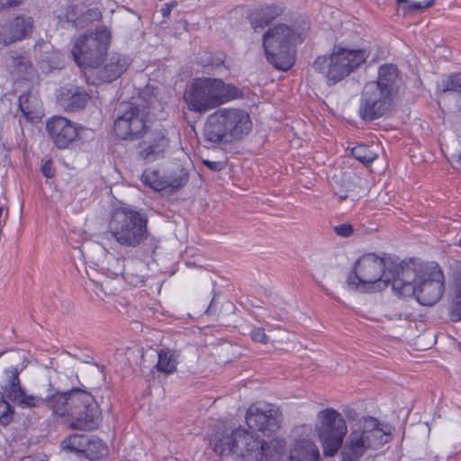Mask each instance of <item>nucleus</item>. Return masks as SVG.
Returning <instances> with one entry per match:
<instances>
[{
  "label": "nucleus",
  "mask_w": 461,
  "mask_h": 461,
  "mask_svg": "<svg viewBox=\"0 0 461 461\" xmlns=\"http://www.w3.org/2000/svg\"><path fill=\"white\" fill-rule=\"evenodd\" d=\"M320 452L317 446L307 439L296 441L290 451V461H318Z\"/></svg>",
  "instance_id": "obj_23"
},
{
  "label": "nucleus",
  "mask_w": 461,
  "mask_h": 461,
  "mask_svg": "<svg viewBox=\"0 0 461 461\" xmlns=\"http://www.w3.org/2000/svg\"><path fill=\"white\" fill-rule=\"evenodd\" d=\"M394 96L386 90H382L374 83L367 82L361 92L358 116L367 122L377 120L387 113L393 107Z\"/></svg>",
  "instance_id": "obj_14"
},
{
  "label": "nucleus",
  "mask_w": 461,
  "mask_h": 461,
  "mask_svg": "<svg viewBox=\"0 0 461 461\" xmlns=\"http://www.w3.org/2000/svg\"><path fill=\"white\" fill-rule=\"evenodd\" d=\"M43 176L47 178H52L55 176V169L51 159L47 160L41 167Z\"/></svg>",
  "instance_id": "obj_38"
},
{
  "label": "nucleus",
  "mask_w": 461,
  "mask_h": 461,
  "mask_svg": "<svg viewBox=\"0 0 461 461\" xmlns=\"http://www.w3.org/2000/svg\"><path fill=\"white\" fill-rule=\"evenodd\" d=\"M398 5H402V3H407V0H396Z\"/></svg>",
  "instance_id": "obj_49"
},
{
  "label": "nucleus",
  "mask_w": 461,
  "mask_h": 461,
  "mask_svg": "<svg viewBox=\"0 0 461 461\" xmlns=\"http://www.w3.org/2000/svg\"><path fill=\"white\" fill-rule=\"evenodd\" d=\"M3 38H5V31L4 29L2 28L1 31H0V42L3 43Z\"/></svg>",
  "instance_id": "obj_48"
},
{
  "label": "nucleus",
  "mask_w": 461,
  "mask_h": 461,
  "mask_svg": "<svg viewBox=\"0 0 461 461\" xmlns=\"http://www.w3.org/2000/svg\"><path fill=\"white\" fill-rule=\"evenodd\" d=\"M399 7L402 9L403 14H411V1L407 0V3H402Z\"/></svg>",
  "instance_id": "obj_44"
},
{
  "label": "nucleus",
  "mask_w": 461,
  "mask_h": 461,
  "mask_svg": "<svg viewBox=\"0 0 461 461\" xmlns=\"http://www.w3.org/2000/svg\"><path fill=\"white\" fill-rule=\"evenodd\" d=\"M215 294L213 295V297L212 298L211 300V303L209 304V306L207 307L206 311H205V313L207 314H212L215 312V310H214V303H215Z\"/></svg>",
  "instance_id": "obj_45"
},
{
  "label": "nucleus",
  "mask_w": 461,
  "mask_h": 461,
  "mask_svg": "<svg viewBox=\"0 0 461 461\" xmlns=\"http://www.w3.org/2000/svg\"><path fill=\"white\" fill-rule=\"evenodd\" d=\"M435 4V0H425L422 2H411V14H416L421 10H426Z\"/></svg>",
  "instance_id": "obj_35"
},
{
  "label": "nucleus",
  "mask_w": 461,
  "mask_h": 461,
  "mask_svg": "<svg viewBox=\"0 0 461 461\" xmlns=\"http://www.w3.org/2000/svg\"><path fill=\"white\" fill-rule=\"evenodd\" d=\"M393 290L402 297L414 296L424 306L437 303L445 292V276L438 264L406 263L401 278L394 281Z\"/></svg>",
  "instance_id": "obj_2"
},
{
  "label": "nucleus",
  "mask_w": 461,
  "mask_h": 461,
  "mask_svg": "<svg viewBox=\"0 0 461 461\" xmlns=\"http://www.w3.org/2000/svg\"><path fill=\"white\" fill-rule=\"evenodd\" d=\"M346 415L349 420H355L357 418V412L354 410L348 411Z\"/></svg>",
  "instance_id": "obj_46"
},
{
  "label": "nucleus",
  "mask_w": 461,
  "mask_h": 461,
  "mask_svg": "<svg viewBox=\"0 0 461 461\" xmlns=\"http://www.w3.org/2000/svg\"><path fill=\"white\" fill-rule=\"evenodd\" d=\"M141 182L154 191H166V177H162L157 169H145L141 175Z\"/></svg>",
  "instance_id": "obj_27"
},
{
  "label": "nucleus",
  "mask_w": 461,
  "mask_h": 461,
  "mask_svg": "<svg viewBox=\"0 0 461 461\" xmlns=\"http://www.w3.org/2000/svg\"><path fill=\"white\" fill-rule=\"evenodd\" d=\"M286 7L283 3L262 4L247 11V19L255 32L268 26L280 17Z\"/></svg>",
  "instance_id": "obj_19"
},
{
  "label": "nucleus",
  "mask_w": 461,
  "mask_h": 461,
  "mask_svg": "<svg viewBox=\"0 0 461 461\" xmlns=\"http://www.w3.org/2000/svg\"><path fill=\"white\" fill-rule=\"evenodd\" d=\"M14 64L22 72H26L27 69L31 67L29 59L23 56L15 58Z\"/></svg>",
  "instance_id": "obj_37"
},
{
  "label": "nucleus",
  "mask_w": 461,
  "mask_h": 461,
  "mask_svg": "<svg viewBox=\"0 0 461 461\" xmlns=\"http://www.w3.org/2000/svg\"><path fill=\"white\" fill-rule=\"evenodd\" d=\"M406 262L396 256L375 253L361 256L355 263L347 283L352 290L369 292L387 287L401 278Z\"/></svg>",
  "instance_id": "obj_3"
},
{
  "label": "nucleus",
  "mask_w": 461,
  "mask_h": 461,
  "mask_svg": "<svg viewBox=\"0 0 461 461\" xmlns=\"http://www.w3.org/2000/svg\"><path fill=\"white\" fill-rule=\"evenodd\" d=\"M88 438L89 437L85 434H74L64 439L61 446L70 452L83 456Z\"/></svg>",
  "instance_id": "obj_30"
},
{
  "label": "nucleus",
  "mask_w": 461,
  "mask_h": 461,
  "mask_svg": "<svg viewBox=\"0 0 461 461\" xmlns=\"http://www.w3.org/2000/svg\"><path fill=\"white\" fill-rule=\"evenodd\" d=\"M17 5H18V2H16L15 0H0V8L1 9H5V8L14 6Z\"/></svg>",
  "instance_id": "obj_41"
},
{
  "label": "nucleus",
  "mask_w": 461,
  "mask_h": 461,
  "mask_svg": "<svg viewBox=\"0 0 461 461\" xmlns=\"http://www.w3.org/2000/svg\"><path fill=\"white\" fill-rule=\"evenodd\" d=\"M59 96L66 109L69 112H76L86 108L91 98L83 87L76 86L62 88Z\"/></svg>",
  "instance_id": "obj_22"
},
{
  "label": "nucleus",
  "mask_w": 461,
  "mask_h": 461,
  "mask_svg": "<svg viewBox=\"0 0 461 461\" xmlns=\"http://www.w3.org/2000/svg\"><path fill=\"white\" fill-rule=\"evenodd\" d=\"M176 2L166 3L163 5L160 12L164 19L169 18L172 9L176 7Z\"/></svg>",
  "instance_id": "obj_39"
},
{
  "label": "nucleus",
  "mask_w": 461,
  "mask_h": 461,
  "mask_svg": "<svg viewBox=\"0 0 461 461\" xmlns=\"http://www.w3.org/2000/svg\"><path fill=\"white\" fill-rule=\"evenodd\" d=\"M147 213L131 205H122L110 213L107 235L120 246L135 249L149 240Z\"/></svg>",
  "instance_id": "obj_6"
},
{
  "label": "nucleus",
  "mask_w": 461,
  "mask_h": 461,
  "mask_svg": "<svg viewBox=\"0 0 461 461\" xmlns=\"http://www.w3.org/2000/svg\"><path fill=\"white\" fill-rule=\"evenodd\" d=\"M169 148V140L162 132H151L138 145L139 158L146 163H152L165 157Z\"/></svg>",
  "instance_id": "obj_18"
},
{
  "label": "nucleus",
  "mask_w": 461,
  "mask_h": 461,
  "mask_svg": "<svg viewBox=\"0 0 461 461\" xmlns=\"http://www.w3.org/2000/svg\"><path fill=\"white\" fill-rule=\"evenodd\" d=\"M368 56L365 49L335 45L329 56H319L315 59L313 68L326 78L329 86H334L358 69Z\"/></svg>",
  "instance_id": "obj_8"
},
{
  "label": "nucleus",
  "mask_w": 461,
  "mask_h": 461,
  "mask_svg": "<svg viewBox=\"0 0 461 461\" xmlns=\"http://www.w3.org/2000/svg\"><path fill=\"white\" fill-rule=\"evenodd\" d=\"M458 245L461 247V238L459 239Z\"/></svg>",
  "instance_id": "obj_50"
},
{
  "label": "nucleus",
  "mask_w": 461,
  "mask_h": 461,
  "mask_svg": "<svg viewBox=\"0 0 461 461\" xmlns=\"http://www.w3.org/2000/svg\"><path fill=\"white\" fill-rule=\"evenodd\" d=\"M21 461H48L45 457L39 456V455H33V456H23Z\"/></svg>",
  "instance_id": "obj_42"
},
{
  "label": "nucleus",
  "mask_w": 461,
  "mask_h": 461,
  "mask_svg": "<svg viewBox=\"0 0 461 461\" xmlns=\"http://www.w3.org/2000/svg\"><path fill=\"white\" fill-rule=\"evenodd\" d=\"M110 42L111 33L105 29L85 33L73 45V59L80 68L87 70L95 68L107 56Z\"/></svg>",
  "instance_id": "obj_11"
},
{
  "label": "nucleus",
  "mask_w": 461,
  "mask_h": 461,
  "mask_svg": "<svg viewBox=\"0 0 461 461\" xmlns=\"http://www.w3.org/2000/svg\"><path fill=\"white\" fill-rule=\"evenodd\" d=\"M176 352L170 348H162L158 353V363L155 368L159 373L166 375H171L176 371L177 365Z\"/></svg>",
  "instance_id": "obj_24"
},
{
  "label": "nucleus",
  "mask_w": 461,
  "mask_h": 461,
  "mask_svg": "<svg viewBox=\"0 0 461 461\" xmlns=\"http://www.w3.org/2000/svg\"><path fill=\"white\" fill-rule=\"evenodd\" d=\"M442 91L461 93V72L455 73L442 81Z\"/></svg>",
  "instance_id": "obj_32"
},
{
  "label": "nucleus",
  "mask_w": 461,
  "mask_h": 461,
  "mask_svg": "<svg viewBox=\"0 0 461 461\" xmlns=\"http://www.w3.org/2000/svg\"><path fill=\"white\" fill-rule=\"evenodd\" d=\"M317 418L319 424L316 430L323 454L326 456H334L341 448L348 432L346 420L340 412L330 408L319 411Z\"/></svg>",
  "instance_id": "obj_12"
},
{
  "label": "nucleus",
  "mask_w": 461,
  "mask_h": 461,
  "mask_svg": "<svg viewBox=\"0 0 461 461\" xmlns=\"http://www.w3.org/2000/svg\"><path fill=\"white\" fill-rule=\"evenodd\" d=\"M351 155L365 165L371 164L377 155L365 144H359L351 149Z\"/></svg>",
  "instance_id": "obj_31"
},
{
  "label": "nucleus",
  "mask_w": 461,
  "mask_h": 461,
  "mask_svg": "<svg viewBox=\"0 0 461 461\" xmlns=\"http://www.w3.org/2000/svg\"><path fill=\"white\" fill-rule=\"evenodd\" d=\"M74 357L77 359H78V360H80V361H82L84 363L93 364L95 366H97V364L94 361L93 357H91L89 355H85L84 357H78V356L74 355Z\"/></svg>",
  "instance_id": "obj_43"
},
{
  "label": "nucleus",
  "mask_w": 461,
  "mask_h": 461,
  "mask_svg": "<svg viewBox=\"0 0 461 461\" xmlns=\"http://www.w3.org/2000/svg\"><path fill=\"white\" fill-rule=\"evenodd\" d=\"M119 113L113 126L119 139L134 140L146 132L148 129L146 118L149 113L146 106L128 103L121 105Z\"/></svg>",
  "instance_id": "obj_13"
},
{
  "label": "nucleus",
  "mask_w": 461,
  "mask_h": 461,
  "mask_svg": "<svg viewBox=\"0 0 461 461\" xmlns=\"http://www.w3.org/2000/svg\"><path fill=\"white\" fill-rule=\"evenodd\" d=\"M295 44L294 28L285 23L268 28L262 37L266 59L278 70L287 71L294 66Z\"/></svg>",
  "instance_id": "obj_9"
},
{
  "label": "nucleus",
  "mask_w": 461,
  "mask_h": 461,
  "mask_svg": "<svg viewBox=\"0 0 461 461\" xmlns=\"http://www.w3.org/2000/svg\"><path fill=\"white\" fill-rule=\"evenodd\" d=\"M333 230L338 236L342 238H349L354 234V228L348 222L334 226Z\"/></svg>",
  "instance_id": "obj_33"
},
{
  "label": "nucleus",
  "mask_w": 461,
  "mask_h": 461,
  "mask_svg": "<svg viewBox=\"0 0 461 461\" xmlns=\"http://www.w3.org/2000/svg\"><path fill=\"white\" fill-rule=\"evenodd\" d=\"M131 64V60L126 55L113 53L104 58L100 65L85 72L86 82L93 86L112 83L120 78Z\"/></svg>",
  "instance_id": "obj_15"
},
{
  "label": "nucleus",
  "mask_w": 461,
  "mask_h": 461,
  "mask_svg": "<svg viewBox=\"0 0 461 461\" xmlns=\"http://www.w3.org/2000/svg\"><path fill=\"white\" fill-rule=\"evenodd\" d=\"M384 433L377 419L366 417L357 429H352L342 444L340 461H359L370 448L383 444Z\"/></svg>",
  "instance_id": "obj_10"
},
{
  "label": "nucleus",
  "mask_w": 461,
  "mask_h": 461,
  "mask_svg": "<svg viewBox=\"0 0 461 461\" xmlns=\"http://www.w3.org/2000/svg\"><path fill=\"white\" fill-rule=\"evenodd\" d=\"M157 240L155 239H151L149 241L150 244V252L154 253L155 249H157Z\"/></svg>",
  "instance_id": "obj_47"
},
{
  "label": "nucleus",
  "mask_w": 461,
  "mask_h": 461,
  "mask_svg": "<svg viewBox=\"0 0 461 461\" xmlns=\"http://www.w3.org/2000/svg\"><path fill=\"white\" fill-rule=\"evenodd\" d=\"M251 129L252 122L245 110L220 108L207 117L203 138L213 144H228L241 140Z\"/></svg>",
  "instance_id": "obj_7"
},
{
  "label": "nucleus",
  "mask_w": 461,
  "mask_h": 461,
  "mask_svg": "<svg viewBox=\"0 0 461 461\" xmlns=\"http://www.w3.org/2000/svg\"><path fill=\"white\" fill-rule=\"evenodd\" d=\"M37 100L30 93L19 96V108L23 116L30 121L38 118Z\"/></svg>",
  "instance_id": "obj_29"
},
{
  "label": "nucleus",
  "mask_w": 461,
  "mask_h": 461,
  "mask_svg": "<svg viewBox=\"0 0 461 461\" xmlns=\"http://www.w3.org/2000/svg\"><path fill=\"white\" fill-rule=\"evenodd\" d=\"M250 338L254 342L267 344L269 340L268 336L265 333L263 328H253L250 331Z\"/></svg>",
  "instance_id": "obj_34"
},
{
  "label": "nucleus",
  "mask_w": 461,
  "mask_h": 461,
  "mask_svg": "<svg viewBox=\"0 0 461 461\" xmlns=\"http://www.w3.org/2000/svg\"><path fill=\"white\" fill-rule=\"evenodd\" d=\"M449 316L452 321H461V272L456 276Z\"/></svg>",
  "instance_id": "obj_26"
},
{
  "label": "nucleus",
  "mask_w": 461,
  "mask_h": 461,
  "mask_svg": "<svg viewBox=\"0 0 461 461\" xmlns=\"http://www.w3.org/2000/svg\"><path fill=\"white\" fill-rule=\"evenodd\" d=\"M281 414L273 409L261 410L251 405L246 412V423L250 429L261 431L266 436L276 432L281 424Z\"/></svg>",
  "instance_id": "obj_17"
},
{
  "label": "nucleus",
  "mask_w": 461,
  "mask_h": 461,
  "mask_svg": "<svg viewBox=\"0 0 461 461\" xmlns=\"http://www.w3.org/2000/svg\"><path fill=\"white\" fill-rule=\"evenodd\" d=\"M244 97L243 91L222 79L212 77L194 78L186 88L184 100L190 112L204 114L230 101Z\"/></svg>",
  "instance_id": "obj_5"
},
{
  "label": "nucleus",
  "mask_w": 461,
  "mask_h": 461,
  "mask_svg": "<svg viewBox=\"0 0 461 461\" xmlns=\"http://www.w3.org/2000/svg\"><path fill=\"white\" fill-rule=\"evenodd\" d=\"M189 180L187 171L184 168H178L166 177V192L175 193L185 186Z\"/></svg>",
  "instance_id": "obj_28"
},
{
  "label": "nucleus",
  "mask_w": 461,
  "mask_h": 461,
  "mask_svg": "<svg viewBox=\"0 0 461 461\" xmlns=\"http://www.w3.org/2000/svg\"><path fill=\"white\" fill-rule=\"evenodd\" d=\"M9 395L24 409L46 408L52 416L62 418L71 429L92 430L98 427L101 415L99 406L93 394L82 388L73 386L61 391L49 383L45 396L28 393L21 380L14 377Z\"/></svg>",
  "instance_id": "obj_1"
},
{
  "label": "nucleus",
  "mask_w": 461,
  "mask_h": 461,
  "mask_svg": "<svg viewBox=\"0 0 461 461\" xmlns=\"http://www.w3.org/2000/svg\"><path fill=\"white\" fill-rule=\"evenodd\" d=\"M34 28V20L24 14L17 15L3 24L5 38L3 44L7 46L31 36Z\"/></svg>",
  "instance_id": "obj_20"
},
{
  "label": "nucleus",
  "mask_w": 461,
  "mask_h": 461,
  "mask_svg": "<svg viewBox=\"0 0 461 461\" xmlns=\"http://www.w3.org/2000/svg\"><path fill=\"white\" fill-rule=\"evenodd\" d=\"M108 449L98 438H88L83 456L90 461H97L107 455Z\"/></svg>",
  "instance_id": "obj_25"
},
{
  "label": "nucleus",
  "mask_w": 461,
  "mask_h": 461,
  "mask_svg": "<svg viewBox=\"0 0 461 461\" xmlns=\"http://www.w3.org/2000/svg\"><path fill=\"white\" fill-rule=\"evenodd\" d=\"M220 456L235 455L241 461H269L281 459L285 448L283 439L266 441L259 436L239 427L230 434L212 441Z\"/></svg>",
  "instance_id": "obj_4"
},
{
  "label": "nucleus",
  "mask_w": 461,
  "mask_h": 461,
  "mask_svg": "<svg viewBox=\"0 0 461 461\" xmlns=\"http://www.w3.org/2000/svg\"><path fill=\"white\" fill-rule=\"evenodd\" d=\"M400 79V72L397 66L388 63L379 67L377 79L369 83H374L375 86H378L382 90H386L389 94L395 96L398 92Z\"/></svg>",
  "instance_id": "obj_21"
},
{
  "label": "nucleus",
  "mask_w": 461,
  "mask_h": 461,
  "mask_svg": "<svg viewBox=\"0 0 461 461\" xmlns=\"http://www.w3.org/2000/svg\"><path fill=\"white\" fill-rule=\"evenodd\" d=\"M203 164L213 172H220L226 167V163L224 161H211L209 159H203Z\"/></svg>",
  "instance_id": "obj_36"
},
{
  "label": "nucleus",
  "mask_w": 461,
  "mask_h": 461,
  "mask_svg": "<svg viewBox=\"0 0 461 461\" xmlns=\"http://www.w3.org/2000/svg\"><path fill=\"white\" fill-rule=\"evenodd\" d=\"M46 131L59 149H72L78 140L77 124L63 116H53L46 122Z\"/></svg>",
  "instance_id": "obj_16"
},
{
  "label": "nucleus",
  "mask_w": 461,
  "mask_h": 461,
  "mask_svg": "<svg viewBox=\"0 0 461 461\" xmlns=\"http://www.w3.org/2000/svg\"><path fill=\"white\" fill-rule=\"evenodd\" d=\"M450 162L453 167L461 173V150L451 156Z\"/></svg>",
  "instance_id": "obj_40"
}]
</instances>
